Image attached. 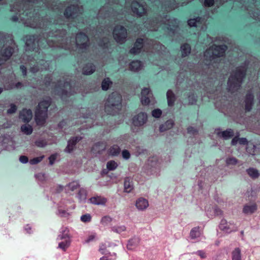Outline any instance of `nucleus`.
Returning <instances> with one entry per match:
<instances>
[{
  "mask_svg": "<svg viewBox=\"0 0 260 260\" xmlns=\"http://www.w3.org/2000/svg\"><path fill=\"white\" fill-rule=\"evenodd\" d=\"M227 47L225 45H212L204 53L205 59L207 65L213 64L219 60V57L224 55Z\"/></svg>",
  "mask_w": 260,
  "mask_h": 260,
  "instance_id": "obj_5",
  "label": "nucleus"
},
{
  "mask_svg": "<svg viewBox=\"0 0 260 260\" xmlns=\"http://www.w3.org/2000/svg\"><path fill=\"white\" fill-rule=\"evenodd\" d=\"M70 6L68 7L65 10L64 15L67 18H75L78 15V14L82 13L83 8L78 5V0H73Z\"/></svg>",
  "mask_w": 260,
  "mask_h": 260,
  "instance_id": "obj_8",
  "label": "nucleus"
},
{
  "mask_svg": "<svg viewBox=\"0 0 260 260\" xmlns=\"http://www.w3.org/2000/svg\"><path fill=\"white\" fill-rule=\"evenodd\" d=\"M122 108V96L117 92L111 94L105 105L106 111L111 114L118 112Z\"/></svg>",
  "mask_w": 260,
  "mask_h": 260,
  "instance_id": "obj_6",
  "label": "nucleus"
},
{
  "mask_svg": "<svg viewBox=\"0 0 260 260\" xmlns=\"http://www.w3.org/2000/svg\"><path fill=\"white\" fill-rule=\"evenodd\" d=\"M32 116V112L30 109H23L19 114V118L24 122H29L31 119Z\"/></svg>",
  "mask_w": 260,
  "mask_h": 260,
  "instance_id": "obj_22",
  "label": "nucleus"
},
{
  "mask_svg": "<svg viewBox=\"0 0 260 260\" xmlns=\"http://www.w3.org/2000/svg\"><path fill=\"white\" fill-rule=\"evenodd\" d=\"M256 150V146L253 143L249 142L247 143L246 147V151L247 153L252 155H255Z\"/></svg>",
  "mask_w": 260,
  "mask_h": 260,
  "instance_id": "obj_43",
  "label": "nucleus"
},
{
  "mask_svg": "<svg viewBox=\"0 0 260 260\" xmlns=\"http://www.w3.org/2000/svg\"><path fill=\"white\" fill-rule=\"evenodd\" d=\"M90 202L97 205H104L107 202L106 198L102 196H94L90 199Z\"/></svg>",
  "mask_w": 260,
  "mask_h": 260,
  "instance_id": "obj_27",
  "label": "nucleus"
},
{
  "mask_svg": "<svg viewBox=\"0 0 260 260\" xmlns=\"http://www.w3.org/2000/svg\"><path fill=\"white\" fill-rule=\"evenodd\" d=\"M64 34L65 31L64 30H57L55 34L51 32L49 34V38L46 40H44V39L41 40L38 36H28L26 39V50H34L36 49H38L37 47L40 46V43L43 41L47 42L48 46L50 47H56L63 48L66 49H73L71 39L62 38L63 37L61 35Z\"/></svg>",
  "mask_w": 260,
  "mask_h": 260,
  "instance_id": "obj_2",
  "label": "nucleus"
},
{
  "mask_svg": "<svg viewBox=\"0 0 260 260\" xmlns=\"http://www.w3.org/2000/svg\"><path fill=\"white\" fill-rule=\"evenodd\" d=\"M218 137L222 138L223 139L227 140L234 136V132L232 129H228L224 131H218L217 132Z\"/></svg>",
  "mask_w": 260,
  "mask_h": 260,
  "instance_id": "obj_29",
  "label": "nucleus"
},
{
  "mask_svg": "<svg viewBox=\"0 0 260 260\" xmlns=\"http://www.w3.org/2000/svg\"><path fill=\"white\" fill-rule=\"evenodd\" d=\"M201 232L199 230V227H195L193 228L190 233V236L191 239H195L200 237Z\"/></svg>",
  "mask_w": 260,
  "mask_h": 260,
  "instance_id": "obj_45",
  "label": "nucleus"
},
{
  "mask_svg": "<svg viewBox=\"0 0 260 260\" xmlns=\"http://www.w3.org/2000/svg\"><path fill=\"white\" fill-rule=\"evenodd\" d=\"M37 65H34L30 68V72L35 73L40 70H46L49 67V62L43 59L37 61Z\"/></svg>",
  "mask_w": 260,
  "mask_h": 260,
  "instance_id": "obj_20",
  "label": "nucleus"
},
{
  "mask_svg": "<svg viewBox=\"0 0 260 260\" xmlns=\"http://www.w3.org/2000/svg\"><path fill=\"white\" fill-rule=\"evenodd\" d=\"M17 110V107L15 105L11 104L10 108L7 110V114H12L16 112Z\"/></svg>",
  "mask_w": 260,
  "mask_h": 260,
  "instance_id": "obj_58",
  "label": "nucleus"
},
{
  "mask_svg": "<svg viewBox=\"0 0 260 260\" xmlns=\"http://www.w3.org/2000/svg\"><path fill=\"white\" fill-rule=\"evenodd\" d=\"M116 255L114 253L113 255H106L100 258V260H114L115 259Z\"/></svg>",
  "mask_w": 260,
  "mask_h": 260,
  "instance_id": "obj_64",
  "label": "nucleus"
},
{
  "mask_svg": "<svg viewBox=\"0 0 260 260\" xmlns=\"http://www.w3.org/2000/svg\"><path fill=\"white\" fill-rule=\"evenodd\" d=\"M57 154H53L51 155L49 157V164L50 165H52L54 163L55 160H56V159L57 158Z\"/></svg>",
  "mask_w": 260,
  "mask_h": 260,
  "instance_id": "obj_63",
  "label": "nucleus"
},
{
  "mask_svg": "<svg viewBox=\"0 0 260 260\" xmlns=\"http://www.w3.org/2000/svg\"><path fill=\"white\" fill-rule=\"evenodd\" d=\"M201 18L200 17H197L194 19H190L188 21V24L191 26H196L197 23L199 22Z\"/></svg>",
  "mask_w": 260,
  "mask_h": 260,
  "instance_id": "obj_52",
  "label": "nucleus"
},
{
  "mask_svg": "<svg viewBox=\"0 0 260 260\" xmlns=\"http://www.w3.org/2000/svg\"><path fill=\"white\" fill-rule=\"evenodd\" d=\"M113 37L116 42L122 44L126 41L127 31L123 26L117 25L113 30Z\"/></svg>",
  "mask_w": 260,
  "mask_h": 260,
  "instance_id": "obj_10",
  "label": "nucleus"
},
{
  "mask_svg": "<svg viewBox=\"0 0 260 260\" xmlns=\"http://www.w3.org/2000/svg\"><path fill=\"white\" fill-rule=\"evenodd\" d=\"M28 4L26 3L16 2L11 6L10 11L16 15L11 18L12 21L16 22L21 21L27 26L32 28H43L44 24L40 22V19L37 13L32 11V9L27 8Z\"/></svg>",
  "mask_w": 260,
  "mask_h": 260,
  "instance_id": "obj_1",
  "label": "nucleus"
},
{
  "mask_svg": "<svg viewBox=\"0 0 260 260\" xmlns=\"http://www.w3.org/2000/svg\"><path fill=\"white\" fill-rule=\"evenodd\" d=\"M95 70V66L91 63L86 64L83 68V73L84 75H90L92 74Z\"/></svg>",
  "mask_w": 260,
  "mask_h": 260,
  "instance_id": "obj_37",
  "label": "nucleus"
},
{
  "mask_svg": "<svg viewBox=\"0 0 260 260\" xmlns=\"http://www.w3.org/2000/svg\"><path fill=\"white\" fill-rule=\"evenodd\" d=\"M21 130L23 134L29 135L32 133L33 129L30 125L25 124L21 126Z\"/></svg>",
  "mask_w": 260,
  "mask_h": 260,
  "instance_id": "obj_40",
  "label": "nucleus"
},
{
  "mask_svg": "<svg viewBox=\"0 0 260 260\" xmlns=\"http://www.w3.org/2000/svg\"><path fill=\"white\" fill-rule=\"evenodd\" d=\"M190 47L188 44H185L182 45L181 47L182 56L185 57L188 55L190 52Z\"/></svg>",
  "mask_w": 260,
  "mask_h": 260,
  "instance_id": "obj_42",
  "label": "nucleus"
},
{
  "mask_svg": "<svg viewBox=\"0 0 260 260\" xmlns=\"http://www.w3.org/2000/svg\"><path fill=\"white\" fill-rule=\"evenodd\" d=\"M164 24L165 27L170 30L172 33H174L177 29L179 22L177 19L171 18L169 16L166 15L163 18Z\"/></svg>",
  "mask_w": 260,
  "mask_h": 260,
  "instance_id": "obj_13",
  "label": "nucleus"
},
{
  "mask_svg": "<svg viewBox=\"0 0 260 260\" xmlns=\"http://www.w3.org/2000/svg\"><path fill=\"white\" fill-rule=\"evenodd\" d=\"M112 221V218L106 215L103 217L101 219V223L104 226L108 225Z\"/></svg>",
  "mask_w": 260,
  "mask_h": 260,
  "instance_id": "obj_48",
  "label": "nucleus"
},
{
  "mask_svg": "<svg viewBox=\"0 0 260 260\" xmlns=\"http://www.w3.org/2000/svg\"><path fill=\"white\" fill-rule=\"evenodd\" d=\"M57 214L61 217H67L69 215L66 211L60 209H58Z\"/></svg>",
  "mask_w": 260,
  "mask_h": 260,
  "instance_id": "obj_56",
  "label": "nucleus"
},
{
  "mask_svg": "<svg viewBox=\"0 0 260 260\" xmlns=\"http://www.w3.org/2000/svg\"><path fill=\"white\" fill-rule=\"evenodd\" d=\"M43 158H44V156L34 158L30 160L29 163L31 165L37 164L39 163V162H40L43 159Z\"/></svg>",
  "mask_w": 260,
  "mask_h": 260,
  "instance_id": "obj_57",
  "label": "nucleus"
},
{
  "mask_svg": "<svg viewBox=\"0 0 260 260\" xmlns=\"http://www.w3.org/2000/svg\"><path fill=\"white\" fill-rule=\"evenodd\" d=\"M68 187L71 191H74L79 187V184L77 182H72L68 184Z\"/></svg>",
  "mask_w": 260,
  "mask_h": 260,
  "instance_id": "obj_53",
  "label": "nucleus"
},
{
  "mask_svg": "<svg viewBox=\"0 0 260 260\" xmlns=\"http://www.w3.org/2000/svg\"><path fill=\"white\" fill-rule=\"evenodd\" d=\"M246 172L249 176L253 179L258 178L260 175L258 171L254 168H249L246 170Z\"/></svg>",
  "mask_w": 260,
  "mask_h": 260,
  "instance_id": "obj_35",
  "label": "nucleus"
},
{
  "mask_svg": "<svg viewBox=\"0 0 260 260\" xmlns=\"http://www.w3.org/2000/svg\"><path fill=\"white\" fill-rule=\"evenodd\" d=\"M81 220L83 222H88L90 221L91 217L89 214L83 215L80 217Z\"/></svg>",
  "mask_w": 260,
  "mask_h": 260,
  "instance_id": "obj_54",
  "label": "nucleus"
},
{
  "mask_svg": "<svg viewBox=\"0 0 260 260\" xmlns=\"http://www.w3.org/2000/svg\"><path fill=\"white\" fill-rule=\"evenodd\" d=\"M78 198L81 202H85L86 199V193L84 190L81 189L79 191Z\"/></svg>",
  "mask_w": 260,
  "mask_h": 260,
  "instance_id": "obj_51",
  "label": "nucleus"
},
{
  "mask_svg": "<svg viewBox=\"0 0 260 260\" xmlns=\"http://www.w3.org/2000/svg\"><path fill=\"white\" fill-rule=\"evenodd\" d=\"M162 4L168 11L174 10L178 7V5L175 3V0H164Z\"/></svg>",
  "mask_w": 260,
  "mask_h": 260,
  "instance_id": "obj_32",
  "label": "nucleus"
},
{
  "mask_svg": "<svg viewBox=\"0 0 260 260\" xmlns=\"http://www.w3.org/2000/svg\"><path fill=\"white\" fill-rule=\"evenodd\" d=\"M134 189V186L132 183V179L129 177L124 179V190L125 192H131Z\"/></svg>",
  "mask_w": 260,
  "mask_h": 260,
  "instance_id": "obj_31",
  "label": "nucleus"
},
{
  "mask_svg": "<svg viewBox=\"0 0 260 260\" xmlns=\"http://www.w3.org/2000/svg\"><path fill=\"white\" fill-rule=\"evenodd\" d=\"M159 166V159L157 156H152L150 157L145 165V168L147 170L151 172L154 169H157Z\"/></svg>",
  "mask_w": 260,
  "mask_h": 260,
  "instance_id": "obj_16",
  "label": "nucleus"
},
{
  "mask_svg": "<svg viewBox=\"0 0 260 260\" xmlns=\"http://www.w3.org/2000/svg\"><path fill=\"white\" fill-rule=\"evenodd\" d=\"M36 146L39 147H44L46 145V142L43 140H38L35 142Z\"/></svg>",
  "mask_w": 260,
  "mask_h": 260,
  "instance_id": "obj_62",
  "label": "nucleus"
},
{
  "mask_svg": "<svg viewBox=\"0 0 260 260\" xmlns=\"http://www.w3.org/2000/svg\"><path fill=\"white\" fill-rule=\"evenodd\" d=\"M120 149L119 147L117 145H113V146H112L110 148V149L109 150V152H110V154H111L112 155H113V156H116L118 154H119L120 153Z\"/></svg>",
  "mask_w": 260,
  "mask_h": 260,
  "instance_id": "obj_47",
  "label": "nucleus"
},
{
  "mask_svg": "<svg viewBox=\"0 0 260 260\" xmlns=\"http://www.w3.org/2000/svg\"><path fill=\"white\" fill-rule=\"evenodd\" d=\"M237 162V159L234 157H230L226 159V163L228 165H236Z\"/></svg>",
  "mask_w": 260,
  "mask_h": 260,
  "instance_id": "obj_59",
  "label": "nucleus"
},
{
  "mask_svg": "<svg viewBox=\"0 0 260 260\" xmlns=\"http://www.w3.org/2000/svg\"><path fill=\"white\" fill-rule=\"evenodd\" d=\"M51 104V100L48 99L40 102L35 112V120L38 125H43L47 117L48 108Z\"/></svg>",
  "mask_w": 260,
  "mask_h": 260,
  "instance_id": "obj_7",
  "label": "nucleus"
},
{
  "mask_svg": "<svg viewBox=\"0 0 260 260\" xmlns=\"http://www.w3.org/2000/svg\"><path fill=\"white\" fill-rule=\"evenodd\" d=\"M147 121V115L141 112L135 115L133 118V124L136 126H142Z\"/></svg>",
  "mask_w": 260,
  "mask_h": 260,
  "instance_id": "obj_15",
  "label": "nucleus"
},
{
  "mask_svg": "<svg viewBox=\"0 0 260 260\" xmlns=\"http://www.w3.org/2000/svg\"><path fill=\"white\" fill-rule=\"evenodd\" d=\"M126 230V228L124 225H117L112 226L111 227V230L115 233L120 234L123 232L125 231Z\"/></svg>",
  "mask_w": 260,
  "mask_h": 260,
  "instance_id": "obj_39",
  "label": "nucleus"
},
{
  "mask_svg": "<svg viewBox=\"0 0 260 260\" xmlns=\"http://www.w3.org/2000/svg\"><path fill=\"white\" fill-rule=\"evenodd\" d=\"M140 243V239L139 238H134L129 240L127 245V249L133 250L136 249Z\"/></svg>",
  "mask_w": 260,
  "mask_h": 260,
  "instance_id": "obj_30",
  "label": "nucleus"
},
{
  "mask_svg": "<svg viewBox=\"0 0 260 260\" xmlns=\"http://www.w3.org/2000/svg\"><path fill=\"white\" fill-rule=\"evenodd\" d=\"M167 97L168 105L172 106L174 105L175 101V96L171 90H169L167 92Z\"/></svg>",
  "mask_w": 260,
  "mask_h": 260,
  "instance_id": "obj_38",
  "label": "nucleus"
},
{
  "mask_svg": "<svg viewBox=\"0 0 260 260\" xmlns=\"http://www.w3.org/2000/svg\"><path fill=\"white\" fill-rule=\"evenodd\" d=\"M219 228L224 232L230 233L237 230V228L234 224L228 222L225 219H222L219 224Z\"/></svg>",
  "mask_w": 260,
  "mask_h": 260,
  "instance_id": "obj_18",
  "label": "nucleus"
},
{
  "mask_svg": "<svg viewBox=\"0 0 260 260\" xmlns=\"http://www.w3.org/2000/svg\"><path fill=\"white\" fill-rule=\"evenodd\" d=\"M187 132L191 135H196L198 134V130L193 127L190 126L187 128Z\"/></svg>",
  "mask_w": 260,
  "mask_h": 260,
  "instance_id": "obj_60",
  "label": "nucleus"
},
{
  "mask_svg": "<svg viewBox=\"0 0 260 260\" xmlns=\"http://www.w3.org/2000/svg\"><path fill=\"white\" fill-rule=\"evenodd\" d=\"M257 210V205L255 203L248 204L244 205L243 212L245 214H251Z\"/></svg>",
  "mask_w": 260,
  "mask_h": 260,
  "instance_id": "obj_25",
  "label": "nucleus"
},
{
  "mask_svg": "<svg viewBox=\"0 0 260 260\" xmlns=\"http://www.w3.org/2000/svg\"><path fill=\"white\" fill-rule=\"evenodd\" d=\"M158 18L155 19L152 21H149V23L145 22V26L147 27V29L151 31H155L157 30L158 24Z\"/></svg>",
  "mask_w": 260,
  "mask_h": 260,
  "instance_id": "obj_28",
  "label": "nucleus"
},
{
  "mask_svg": "<svg viewBox=\"0 0 260 260\" xmlns=\"http://www.w3.org/2000/svg\"><path fill=\"white\" fill-rule=\"evenodd\" d=\"M174 123L172 120H169L167 121L165 123L161 124L159 126V131L161 132H165L168 129H170L173 127Z\"/></svg>",
  "mask_w": 260,
  "mask_h": 260,
  "instance_id": "obj_36",
  "label": "nucleus"
},
{
  "mask_svg": "<svg viewBox=\"0 0 260 260\" xmlns=\"http://www.w3.org/2000/svg\"><path fill=\"white\" fill-rule=\"evenodd\" d=\"M88 38L83 33H79L76 37V46L80 49H85L88 46Z\"/></svg>",
  "mask_w": 260,
  "mask_h": 260,
  "instance_id": "obj_14",
  "label": "nucleus"
},
{
  "mask_svg": "<svg viewBox=\"0 0 260 260\" xmlns=\"http://www.w3.org/2000/svg\"><path fill=\"white\" fill-rule=\"evenodd\" d=\"M112 84V82L109 78H105L102 83V88L104 90H108Z\"/></svg>",
  "mask_w": 260,
  "mask_h": 260,
  "instance_id": "obj_46",
  "label": "nucleus"
},
{
  "mask_svg": "<svg viewBox=\"0 0 260 260\" xmlns=\"http://www.w3.org/2000/svg\"><path fill=\"white\" fill-rule=\"evenodd\" d=\"M232 260H241V250L239 248H236L232 252Z\"/></svg>",
  "mask_w": 260,
  "mask_h": 260,
  "instance_id": "obj_41",
  "label": "nucleus"
},
{
  "mask_svg": "<svg viewBox=\"0 0 260 260\" xmlns=\"http://www.w3.org/2000/svg\"><path fill=\"white\" fill-rule=\"evenodd\" d=\"M17 49L11 37L0 32V66L8 60Z\"/></svg>",
  "mask_w": 260,
  "mask_h": 260,
  "instance_id": "obj_3",
  "label": "nucleus"
},
{
  "mask_svg": "<svg viewBox=\"0 0 260 260\" xmlns=\"http://www.w3.org/2000/svg\"><path fill=\"white\" fill-rule=\"evenodd\" d=\"M253 95L250 93L246 95L245 100V109L247 111H250L253 104Z\"/></svg>",
  "mask_w": 260,
  "mask_h": 260,
  "instance_id": "obj_26",
  "label": "nucleus"
},
{
  "mask_svg": "<svg viewBox=\"0 0 260 260\" xmlns=\"http://www.w3.org/2000/svg\"><path fill=\"white\" fill-rule=\"evenodd\" d=\"M135 205L137 208L140 211L146 209L149 206L148 201L143 198L138 199L136 201Z\"/></svg>",
  "mask_w": 260,
  "mask_h": 260,
  "instance_id": "obj_24",
  "label": "nucleus"
},
{
  "mask_svg": "<svg viewBox=\"0 0 260 260\" xmlns=\"http://www.w3.org/2000/svg\"><path fill=\"white\" fill-rule=\"evenodd\" d=\"M246 63L236 69L231 75L228 82V89L231 92L237 90L241 86L246 71Z\"/></svg>",
  "mask_w": 260,
  "mask_h": 260,
  "instance_id": "obj_4",
  "label": "nucleus"
},
{
  "mask_svg": "<svg viewBox=\"0 0 260 260\" xmlns=\"http://www.w3.org/2000/svg\"><path fill=\"white\" fill-rule=\"evenodd\" d=\"M141 101L143 105H148L154 103L152 92L149 88L145 87L141 91Z\"/></svg>",
  "mask_w": 260,
  "mask_h": 260,
  "instance_id": "obj_12",
  "label": "nucleus"
},
{
  "mask_svg": "<svg viewBox=\"0 0 260 260\" xmlns=\"http://www.w3.org/2000/svg\"><path fill=\"white\" fill-rule=\"evenodd\" d=\"M81 139L82 137H75L70 139L68 142V145L65 149V151L69 153L72 152L75 148L77 142Z\"/></svg>",
  "mask_w": 260,
  "mask_h": 260,
  "instance_id": "obj_21",
  "label": "nucleus"
},
{
  "mask_svg": "<svg viewBox=\"0 0 260 260\" xmlns=\"http://www.w3.org/2000/svg\"><path fill=\"white\" fill-rule=\"evenodd\" d=\"M150 44L151 49L156 51L161 52L164 51L166 49L165 47L159 43L154 41H150Z\"/></svg>",
  "mask_w": 260,
  "mask_h": 260,
  "instance_id": "obj_33",
  "label": "nucleus"
},
{
  "mask_svg": "<svg viewBox=\"0 0 260 260\" xmlns=\"http://www.w3.org/2000/svg\"><path fill=\"white\" fill-rule=\"evenodd\" d=\"M108 10H107V8L106 7H103L101 8L99 11L98 16L99 17H106L108 16L107 12Z\"/></svg>",
  "mask_w": 260,
  "mask_h": 260,
  "instance_id": "obj_50",
  "label": "nucleus"
},
{
  "mask_svg": "<svg viewBox=\"0 0 260 260\" xmlns=\"http://www.w3.org/2000/svg\"><path fill=\"white\" fill-rule=\"evenodd\" d=\"M248 1V2H250V3H251V4L248 6L247 7V10L248 11L249 15L254 19L260 21V7L256 3L257 0Z\"/></svg>",
  "mask_w": 260,
  "mask_h": 260,
  "instance_id": "obj_11",
  "label": "nucleus"
},
{
  "mask_svg": "<svg viewBox=\"0 0 260 260\" xmlns=\"http://www.w3.org/2000/svg\"><path fill=\"white\" fill-rule=\"evenodd\" d=\"M118 166L117 164L113 160H111L107 163V168L109 171L114 170Z\"/></svg>",
  "mask_w": 260,
  "mask_h": 260,
  "instance_id": "obj_49",
  "label": "nucleus"
},
{
  "mask_svg": "<svg viewBox=\"0 0 260 260\" xmlns=\"http://www.w3.org/2000/svg\"><path fill=\"white\" fill-rule=\"evenodd\" d=\"M162 114L161 111L159 109H156L152 111V115L155 118H159Z\"/></svg>",
  "mask_w": 260,
  "mask_h": 260,
  "instance_id": "obj_55",
  "label": "nucleus"
},
{
  "mask_svg": "<svg viewBox=\"0 0 260 260\" xmlns=\"http://www.w3.org/2000/svg\"><path fill=\"white\" fill-rule=\"evenodd\" d=\"M71 84L68 81L59 80L55 86V90L61 96V98L63 99L64 95L69 96L71 94L70 91H68L71 89Z\"/></svg>",
  "mask_w": 260,
  "mask_h": 260,
  "instance_id": "obj_9",
  "label": "nucleus"
},
{
  "mask_svg": "<svg viewBox=\"0 0 260 260\" xmlns=\"http://www.w3.org/2000/svg\"><path fill=\"white\" fill-rule=\"evenodd\" d=\"M143 65L139 60H134L129 64V69L134 72H138L142 69Z\"/></svg>",
  "mask_w": 260,
  "mask_h": 260,
  "instance_id": "obj_34",
  "label": "nucleus"
},
{
  "mask_svg": "<svg viewBox=\"0 0 260 260\" xmlns=\"http://www.w3.org/2000/svg\"><path fill=\"white\" fill-rule=\"evenodd\" d=\"M71 240H66L64 241L59 242L58 243V248L62 249L63 251H66V250L70 246Z\"/></svg>",
  "mask_w": 260,
  "mask_h": 260,
  "instance_id": "obj_44",
  "label": "nucleus"
},
{
  "mask_svg": "<svg viewBox=\"0 0 260 260\" xmlns=\"http://www.w3.org/2000/svg\"><path fill=\"white\" fill-rule=\"evenodd\" d=\"M145 50V46L144 45V40L142 39H138L135 42L134 47L130 50L131 54L136 55L140 53L142 49Z\"/></svg>",
  "mask_w": 260,
  "mask_h": 260,
  "instance_id": "obj_19",
  "label": "nucleus"
},
{
  "mask_svg": "<svg viewBox=\"0 0 260 260\" xmlns=\"http://www.w3.org/2000/svg\"><path fill=\"white\" fill-rule=\"evenodd\" d=\"M58 240H71L70 231L68 228L62 226L61 229L60 234L58 236Z\"/></svg>",
  "mask_w": 260,
  "mask_h": 260,
  "instance_id": "obj_23",
  "label": "nucleus"
},
{
  "mask_svg": "<svg viewBox=\"0 0 260 260\" xmlns=\"http://www.w3.org/2000/svg\"><path fill=\"white\" fill-rule=\"evenodd\" d=\"M122 156L124 159L127 160L130 158L131 154L128 150H124L122 152Z\"/></svg>",
  "mask_w": 260,
  "mask_h": 260,
  "instance_id": "obj_61",
  "label": "nucleus"
},
{
  "mask_svg": "<svg viewBox=\"0 0 260 260\" xmlns=\"http://www.w3.org/2000/svg\"><path fill=\"white\" fill-rule=\"evenodd\" d=\"M132 10L135 14L141 16L146 12V7L143 4L134 2L132 4Z\"/></svg>",
  "mask_w": 260,
  "mask_h": 260,
  "instance_id": "obj_17",
  "label": "nucleus"
}]
</instances>
